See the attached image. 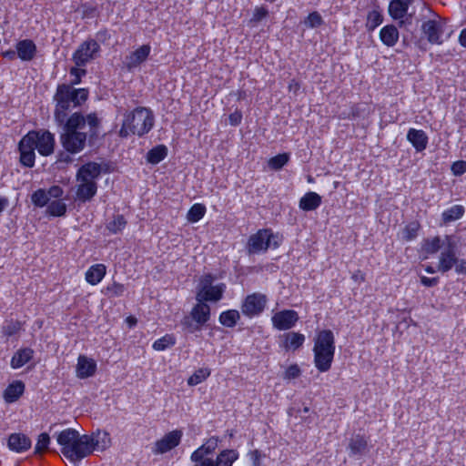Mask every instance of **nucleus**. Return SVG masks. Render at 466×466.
<instances>
[{
  "label": "nucleus",
  "instance_id": "f257e3e1",
  "mask_svg": "<svg viewBox=\"0 0 466 466\" xmlns=\"http://www.w3.org/2000/svg\"><path fill=\"white\" fill-rule=\"evenodd\" d=\"M63 125V132L60 140L63 147L71 154L81 152L86 146L87 137L97 136L100 125L96 113H90L86 116L81 113L72 114Z\"/></svg>",
  "mask_w": 466,
  "mask_h": 466
},
{
  "label": "nucleus",
  "instance_id": "f03ea898",
  "mask_svg": "<svg viewBox=\"0 0 466 466\" xmlns=\"http://www.w3.org/2000/svg\"><path fill=\"white\" fill-rule=\"evenodd\" d=\"M62 454L70 461L77 463L90 455L91 439L86 434L80 435L74 429H66L56 435Z\"/></svg>",
  "mask_w": 466,
  "mask_h": 466
},
{
  "label": "nucleus",
  "instance_id": "7ed1b4c3",
  "mask_svg": "<svg viewBox=\"0 0 466 466\" xmlns=\"http://www.w3.org/2000/svg\"><path fill=\"white\" fill-rule=\"evenodd\" d=\"M88 91L85 88L76 89L69 85H59L54 96L56 102L54 116L58 125L66 123L68 113L87 99Z\"/></svg>",
  "mask_w": 466,
  "mask_h": 466
},
{
  "label": "nucleus",
  "instance_id": "20e7f679",
  "mask_svg": "<svg viewBox=\"0 0 466 466\" xmlns=\"http://www.w3.org/2000/svg\"><path fill=\"white\" fill-rule=\"evenodd\" d=\"M154 125V115L147 107H137L132 112L125 115L122 127L119 130L121 137L130 135L142 137L148 133Z\"/></svg>",
  "mask_w": 466,
  "mask_h": 466
},
{
  "label": "nucleus",
  "instance_id": "39448f33",
  "mask_svg": "<svg viewBox=\"0 0 466 466\" xmlns=\"http://www.w3.org/2000/svg\"><path fill=\"white\" fill-rule=\"evenodd\" d=\"M314 364L319 372L330 370L335 354V339L331 330L319 331L314 339Z\"/></svg>",
  "mask_w": 466,
  "mask_h": 466
},
{
  "label": "nucleus",
  "instance_id": "423d86ee",
  "mask_svg": "<svg viewBox=\"0 0 466 466\" xmlns=\"http://www.w3.org/2000/svg\"><path fill=\"white\" fill-rule=\"evenodd\" d=\"M277 238L270 229H259L248 238L247 248L249 254L265 252L268 248H278L279 243L274 238Z\"/></svg>",
  "mask_w": 466,
  "mask_h": 466
},
{
  "label": "nucleus",
  "instance_id": "0eeeda50",
  "mask_svg": "<svg viewBox=\"0 0 466 466\" xmlns=\"http://www.w3.org/2000/svg\"><path fill=\"white\" fill-rule=\"evenodd\" d=\"M219 440L212 436L208 439L200 447L194 451L190 456L194 466H214V460L209 458L218 446Z\"/></svg>",
  "mask_w": 466,
  "mask_h": 466
},
{
  "label": "nucleus",
  "instance_id": "6e6552de",
  "mask_svg": "<svg viewBox=\"0 0 466 466\" xmlns=\"http://www.w3.org/2000/svg\"><path fill=\"white\" fill-rule=\"evenodd\" d=\"M457 258V244L451 237L446 236L439 257L438 271L448 272L455 266Z\"/></svg>",
  "mask_w": 466,
  "mask_h": 466
},
{
  "label": "nucleus",
  "instance_id": "1a4fd4ad",
  "mask_svg": "<svg viewBox=\"0 0 466 466\" xmlns=\"http://www.w3.org/2000/svg\"><path fill=\"white\" fill-rule=\"evenodd\" d=\"M99 52L100 46L96 40H86L73 54V61L76 66H84L91 60L96 58Z\"/></svg>",
  "mask_w": 466,
  "mask_h": 466
},
{
  "label": "nucleus",
  "instance_id": "9d476101",
  "mask_svg": "<svg viewBox=\"0 0 466 466\" xmlns=\"http://www.w3.org/2000/svg\"><path fill=\"white\" fill-rule=\"evenodd\" d=\"M32 136L33 145L41 156H50L55 149V137L48 130H32L27 133Z\"/></svg>",
  "mask_w": 466,
  "mask_h": 466
},
{
  "label": "nucleus",
  "instance_id": "9b49d317",
  "mask_svg": "<svg viewBox=\"0 0 466 466\" xmlns=\"http://www.w3.org/2000/svg\"><path fill=\"white\" fill-rule=\"evenodd\" d=\"M268 298L265 294L255 292L248 295L242 304L241 312L248 318L260 315L267 305Z\"/></svg>",
  "mask_w": 466,
  "mask_h": 466
},
{
  "label": "nucleus",
  "instance_id": "f8f14e48",
  "mask_svg": "<svg viewBox=\"0 0 466 466\" xmlns=\"http://www.w3.org/2000/svg\"><path fill=\"white\" fill-rule=\"evenodd\" d=\"M32 137V136H27L26 134L18 143L19 162L25 167H33L35 162V147L33 145Z\"/></svg>",
  "mask_w": 466,
  "mask_h": 466
},
{
  "label": "nucleus",
  "instance_id": "ddd939ff",
  "mask_svg": "<svg viewBox=\"0 0 466 466\" xmlns=\"http://www.w3.org/2000/svg\"><path fill=\"white\" fill-rule=\"evenodd\" d=\"M446 22L439 18L438 20H428L421 25V30L431 44L441 45Z\"/></svg>",
  "mask_w": 466,
  "mask_h": 466
},
{
  "label": "nucleus",
  "instance_id": "4468645a",
  "mask_svg": "<svg viewBox=\"0 0 466 466\" xmlns=\"http://www.w3.org/2000/svg\"><path fill=\"white\" fill-rule=\"evenodd\" d=\"M299 320L298 312L293 309H283L271 317L272 326L278 330H288Z\"/></svg>",
  "mask_w": 466,
  "mask_h": 466
},
{
  "label": "nucleus",
  "instance_id": "2eb2a0df",
  "mask_svg": "<svg viewBox=\"0 0 466 466\" xmlns=\"http://www.w3.org/2000/svg\"><path fill=\"white\" fill-rule=\"evenodd\" d=\"M182 431L176 430L167 433L163 438L157 441L152 448L154 454L166 453L177 447L181 441Z\"/></svg>",
  "mask_w": 466,
  "mask_h": 466
},
{
  "label": "nucleus",
  "instance_id": "dca6fc26",
  "mask_svg": "<svg viewBox=\"0 0 466 466\" xmlns=\"http://www.w3.org/2000/svg\"><path fill=\"white\" fill-rule=\"evenodd\" d=\"M151 51L149 45H143L126 56L124 64L128 70L137 67L147 60Z\"/></svg>",
  "mask_w": 466,
  "mask_h": 466
},
{
  "label": "nucleus",
  "instance_id": "f3484780",
  "mask_svg": "<svg viewBox=\"0 0 466 466\" xmlns=\"http://www.w3.org/2000/svg\"><path fill=\"white\" fill-rule=\"evenodd\" d=\"M414 0H391L389 4V15L394 20H400V26L404 25L403 18L407 15L409 6L412 5Z\"/></svg>",
  "mask_w": 466,
  "mask_h": 466
},
{
  "label": "nucleus",
  "instance_id": "a211bd4d",
  "mask_svg": "<svg viewBox=\"0 0 466 466\" xmlns=\"http://www.w3.org/2000/svg\"><path fill=\"white\" fill-rule=\"evenodd\" d=\"M226 285L220 283L213 287H208L207 289H199L196 299L199 302L203 301H214L217 302L222 299L223 293L225 292Z\"/></svg>",
  "mask_w": 466,
  "mask_h": 466
},
{
  "label": "nucleus",
  "instance_id": "6ab92c4d",
  "mask_svg": "<svg viewBox=\"0 0 466 466\" xmlns=\"http://www.w3.org/2000/svg\"><path fill=\"white\" fill-rule=\"evenodd\" d=\"M280 347L286 351H295L299 350L305 342V336L299 332H287L280 336Z\"/></svg>",
  "mask_w": 466,
  "mask_h": 466
},
{
  "label": "nucleus",
  "instance_id": "aec40b11",
  "mask_svg": "<svg viewBox=\"0 0 466 466\" xmlns=\"http://www.w3.org/2000/svg\"><path fill=\"white\" fill-rule=\"evenodd\" d=\"M101 174V165L88 162L83 165L76 173V181H96Z\"/></svg>",
  "mask_w": 466,
  "mask_h": 466
},
{
  "label": "nucleus",
  "instance_id": "412c9836",
  "mask_svg": "<svg viewBox=\"0 0 466 466\" xmlns=\"http://www.w3.org/2000/svg\"><path fill=\"white\" fill-rule=\"evenodd\" d=\"M18 58L24 62L32 61L36 55V46L31 39L20 40L15 45Z\"/></svg>",
  "mask_w": 466,
  "mask_h": 466
},
{
  "label": "nucleus",
  "instance_id": "4be33fe9",
  "mask_svg": "<svg viewBox=\"0 0 466 466\" xmlns=\"http://www.w3.org/2000/svg\"><path fill=\"white\" fill-rule=\"evenodd\" d=\"M76 198L77 200L85 203L90 201L97 191L96 181H77Z\"/></svg>",
  "mask_w": 466,
  "mask_h": 466
},
{
  "label": "nucleus",
  "instance_id": "5701e85b",
  "mask_svg": "<svg viewBox=\"0 0 466 466\" xmlns=\"http://www.w3.org/2000/svg\"><path fill=\"white\" fill-rule=\"evenodd\" d=\"M96 370V363L94 360L86 356H79L76 365V376L80 379H86L93 376Z\"/></svg>",
  "mask_w": 466,
  "mask_h": 466
},
{
  "label": "nucleus",
  "instance_id": "b1692460",
  "mask_svg": "<svg viewBox=\"0 0 466 466\" xmlns=\"http://www.w3.org/2000/svg\"><path fill=\"white\" fill-rule=\"evenodd\" d=\"M89 439H91V446L90 454L96 449L100 451H104L110 447L111 439L109 433L105 431H96L93 432L91 435H87Z\"/></svg>",
  "mask_w": 466,
  "mask_h": 466
},
{
  "label": "nucleus",
  "instance_id": "393cba45",
  "mask_svg": "<svg viewBox=\"0 0 466 466\" xmlns=\"http://www.w3.org/2000/svg\"><path fill=\"white\" fill-rule=\"evenodd\" d=\"M8 447L16 452H23L31 447V440L22 433H13L8 438Z\"/></svg>",
  "mask_w": 466,
  "mask_h": 466
},
{
  "label": "nucleus",
  "instance_id": "a878e982",
  "mask_svg": "<svg viewBox=\"0 0 466 466\" xmlns=\"http://www.w3.org/2000/svg\"><path fill=\"white\" fill-rule=\"evenodd\" d=\"M190 316L195 322L203 326L209 320L210 307L203 301H198L191 309Z\"/></svg>",
  "mask_w": 466,
  "mask_h": 466
},
{
  "label": "nucleus",
  "instance_id": "bb28decb",
  "mask_svg": "<svg viewBox=\"0 0 466 466\" xmlns=\"http://www.w3.org/2000/svg\"><path fill=\"white\" fill-rule=\"evenodd\" d=\"M407 139L418 152L424 150L428 144V137L426 133L420 129H409Z\"/></svg>",
  "mask_w": 466,
  "mask_h": 466
},
{
  "label": "nucleus",
  "instance_id": "cd10ccee",
  "mask_svg": "<svg viewBox=\"0 0 466 466\" xmlns=\"http://www.w3.org/2000/svg\"><path fill=\"white\" fill-rule=\"evenodd\" d=\"M25 391V384L21 380H15L9 384L4 391V400L6 403L16 401Z\"/></svg>",
  "mask_w": 466,
  "mask_h": 466
},
{
  "label": "nucleus",
  "instance_id": "c85d7f7f",
  "mask_svg": "<svg viewBox=\"0 0 466 466\" xmlns=\"http://www.w3.org/2000/svg\"><path fill=\"white\" fill-rule=\"evenodd\" d=\"M321 204V197L316 192L306 193L299 200V207L304 211L317 209Z\"/></svg>",
  "mask_w": 466,
  "mask_h": 466
},
{
  "label": "nucleus",
  "instance_id": "c756f323",
  "mask_svg": "<svg viewBox=\"0 0 466 466\" xmlns=\"http://www.w3.org/2000/svg\"><path fill=\"white\" fill-rule=\"evenodd\" d=\"M106 268L104 264H95L86 272V280L91 285L98 284L105 277Z\"/></svg>",
  "mask_w": 466,
  "mask_h": 466
},
{
  "label": "nucleus",
  "instance_id": "7c9ffc66",
  "mask_svg": "<svg viewBox=\"0 0 466 466\" xmlns=\"http://www.w3.org/2000/svg\"><path fill=\"white\" fill-rule=\"evenodd\" d=\"M380 38L387 46H393L399 40V31L393 25H388L380 29Z\"/></svg>",
  "mask_w": 466,
  "mask_h": 466
},
{
  "label": "nucleus",
  "instance_id": "2f4dec72",
  "mask_svg": "<svg viewBox=\"0 0 466 466\" xmlns=\"http://www.w3.org/2000/svg\"><path fill=\"white\" fill-rule=\"evenodd\" d=\"M238 459V452L236 450L226 449L218 454L214 466H232Z\"/></svg>",
  "mask_w": 466,
  "mask_h": 466
},
{
  "label": "nucleus",
  "instance_id": "473e14b6",
  "mask_svg": "<svg viewBox=\"0 0 466 466\" xmlns=\"http://www.w3.org/2000/svg\"><path fill=\"white\" fill-rule=\"evenodd\" d=\"M34 350L29 348H25L17 350L11 360V367L13 369H19L26 364L33 358Z\"/></svg>",
  "mask_w": 466,
  "mask_h": 466
},
{
  "label": "nucleus",
  "instance_id": "72a5a7b5",
  "mask_svg": "<svg viewBox=\"0 0 466 466\" xmlns=\"http://www.w3.org/2000/svg\"><path fill=\"white\" fill-rule=\"evenodd\" d=\"M368 447V441L364 436L357 434L350 438L349 442V450L350 455H362Z\"/></svg>",
  "mask_w": 466,
  "mask_h": 466
},
{
  "label": "nucleus",
  "instance_id": "f704fd0d",
  "mask_svg": "<svg viewBox=\"0 0 466 466\" xmlns=\"http://www.w3.org/2000/svg\"><path fill=\"white\" fill-rule=\"evenodd\" d=\"M465 208L462 205H454L450 208L444 210L441 214V220L443 224H449L456 221L463 217Z\"/></svg>",
  "mask_w": 466,
  "mask_h": 466
},
{
  "label": "nucleus",
  "instance_id": "c9c22d12",
  "mask_svg": "<svg viewBox=\"0 0 466 466\" xmlns=\"http://www.w3.org/2000/svg\"><path fill=\"white\" fill-rule=\"evenodd\" d=\"M167 156V148L165 145H158L150 149L147 154V161L156 165L161 162Z\"/></svg>",
  "mask_w": 466,
  "mask_h": 466
},
{
  "label": "nucleus",
  "instance_id": "e433bc0d",
  "mask_svg": "<svg viewBox=\"0 0 466 466\" xmlns=\"http://www.w3.org/2000/svg\"><path fill=\"white\" fill-rule=\"evenodd\" d=\"M240 319V314L236 309H228L221 312L219 322L227 328H233Z\"/></svg>",
  "mask_w": 466,
  "mask_h": 466
},
{
  "label": "nucleus",
  "instance_id": "4c0bfd02",
  "mask_svg": "<svg viewBox=\"0 0 466 466\" xmlns=\"http://www.w3.org/2000/svg\"><path fill=\"white\" fill-rule=\"evenodd\" d=\"M46 212L53 217H62L66 212V204L62 199H56L48 204Z\"/></svg>",
  "mask_w": 466,
  "mask_h": 466
},
{
  "label": "nucleus",
  "instance_id": "58836bf2",
  "mask_svg": "<svg viewBox=\"0 0 466 466\" xmlns=\"http://www.w3.org/2000/svg\"><path fill=\"white\" fill-rule=\"evenodd\" d=\"M176 344V338L173 334H166L153 343V349L157 351H163Z\"/></svg>",
  "mask_w": 466,
  "mask_h": 466
},
{
  "label": "nucleus",
  "instance_id": "ea45409f",
  "mask_svg": "<svg viewBox=\"0 0 466 466\" xmlns=\"http://www.w3.org/2000/svg\"><path fill=\"white\" fill-rule=\"evenodd\" d=\"M383 21L382 15L380 10L374 9L369 12L367 15L366 27L369 31H373Z\"/></svg>",
  "mask_w": 466,
  "mask_h": 466
},
{
  "label": "nucleus",
  "instance_id": "a19ab883",
  "mask_svg": "<svg viewBox=\"0 0 466 466\" xmlns=\"http://www.w3.org/2000/svg\"><path fill=\"white\" fill-rule=\"evenodd\" d=\"M206 212V208L202 204H194L187 212V218L189 222L195 223L200 220Z\"/></svg>",
  "mask_w": 466,
  "mask_h": 466
},
{
  "label": "nucleus",
  "instance_id": "79ce46f5",
  "mask_svg": "<svg viewBox=\"0 0 466 466\" xmlns=\"http://www.w3.org/2000/svg\"><path fill=\"white\" fill-rule=\"evenodd\" d=\"M210 376V370L208 368H202L196 370L187 380V384L190 386H195Z\"/></svg>",
  "mask_w": 466,
  "mask_h": 466
},
{
  "label": "nucleus",
  "instance_id": "37998d69",
  "mask_svg": "<svg viewBox=\"0 0 466 466\" xmlns=\"http://www.w3.org/2000/svg\"><path fill=\"white\" fill-rule=\"evenodd\" d=\"M289 160L288 153L279 154L268 159V165L273 170L281 169Z\"/></svg>",
  "mask_w": 466,
  "mask_h": 466
},
{
  "label": "nucleus",
  "instance_id": "c03bdc74",
  "mask_svg": "<svg viewBox=\"0 0 466 466\" xmlns=\"http://www.w3.org/2000/svg\"><path fill=\"white\" fill-rule=\"evenodd\" d=\"M31 200L35 206L43 208L48 204L49 197L45 189L40 188L32 194Z\"/></svg>",
  "mask_w": 466,
  "mask_h": 466
},
{
  "label": "nucleus",
  "instance_id": "a18cd8bd",
  "mask_svg": "<svg viewBox=\"0 0 466 466\" xmlns=\"http://www.w3.org/2000/svg\"><path fill=\"white\" fill-rule=\"evenodd\" d=\"M127 221L122 215H117L108 222L106 228L113 234H117L126 227Z\"/></svg>",
  "mask_w": 466,
  "mask_h": 466
},
{
  "label": "nucleus",
  "instance_id": "49530a36",
  "mask_svg": "<svg viewBox=\"0 0 466 466\" xmlns=\"http://www.w3.org/2000/svg\"><path fill=\"white\" fill-rule=\"evenodd\" d=\"M125 286L123 284L113 282L107 285L103 291L108 298L120 297L124 294Z\"/></svg>",
  "mask_w": 466,
  "mask_h": 466
},
{
  "label": "nucleus",
  "instance_id": "de8ad7c7",
  "mask_svg": "<svg viewBox=\"0 0 466 466\" xmlns=\"http://www.w3.org/2000/svg\"><path fill=\"white\" fill-rule=\"evenodd\" d=\"M50 443V437L47 433L43 432L38 436L37 442L35 446V453L42 454L47 450Z\"/></svg>",
  "mask_w": 466,
  "mask_h": 466
},
{
  "label": "nucleus",
  "instance_id": "09e8293b",
  "mask_svg": "<svg viewBox=\"0 0 466 466\" xmlns=\"http://www.w3.org/2000/svg\"><path fill=\"white\" fill-rule=\"evenodd\" d=\"M419 228L420 226L416 222L408 224L403 229L402 238L407 241L412 240L413 238H416Z\"/></svg>",
  "mask_w": 466,
  "mask_h": 466
},
{
  "label": "nucleus",
  "instance_id": "8fccbe9b",
  "mask_svg": "<svg viewBox=\"0 0 466 466\" xmlns=\"http://www.w3.org/2000/svg\"><path fill=\"white\" fill-rule=\"evenodd\" d=\"M20 329H21V323L19 321H13V320L7 321L3 326V333L5 336L11 337V336L16 334Z\"/></svg>",
  "mask_w": 466,
  "mask_h": 466
},
{
  "label": "nucleus",
  "instance_id": "3c124183",
  "mask_svg": "<svg viewBox=\"0 0 466 466\" xmlns=\"http://www.w3.org/2000/svg\"><path fill=\"white\" fill-rule=\"evenodd\" d=\"M441 248L442 249V244H441V238L439 237L428 240L425 244V250L430 254H434Z\"/></svg>",
  "mask_w": 466,
  "mask_h": 466
},
{
  "label": "nucleus",
  "instance_id": "603ef678",
  "mask_svg": "<svg viewBox=\"0 0 466 466\" xmlns=\"http://www.w3.org/2000/svg\"><path fill=\"white\" fill-rule=\"evenodd\" d=\"M323 23L321 15L318 12L310 13L306 20V25L311 28L318 27Z\"/></svg>",
  "mask_w": 466,
  "mask_h": 466
},
{
  "label": "nucleus",
  "instance_id": "864d4df0",
  "mask_svg": "<svg viewBox=\"0 0 466 466\" xmlns=\"http://www.w3.org/2000/svg\"><path fill=\"white\" fill-rule=\"evenodd\" d=\"M86 71L85 69L77 68V67H72L70 69V75L74 77L71 81V86L75 85H78L81 81V77L85 76Z\"/></svg>",
  "mask_w": 466,
  "mask_h": 466
},
{
  "label": "nucleus",
  "instance_id": "5fc2aeb1",
  "mask_svg": "<svg viewBox=\"0 0 466 466\" xmlns=\"http://www.w3.org/2000/svg\"><path fill=\"white\" fill-rule=\"evenodd\" d=\"M451 172L454 176H461L466 172V162L458 160L451 165Z\"/></svg>",
  "mask_w": 466,
  "mask_h": 466
},
{
  "label": "nucleus",
  "instance_id": "6e6d98bb",
  "mask_svg": "<svg viewBox=\"0 0 466 466\" xmlns=\"http://www.w3.org/2000/svg\"><path fill=\"white\" fill-rule=\"evenodd\" d=\"M300 369L297 364L290 365L285 371L284 378L287 380L297 379L300 375Z\"/></svg>",
  "mask_w": 466,
  "mask_h": 466
},
{
  "label": "nucleus",
  "instance_id": "4d7b16f0",
  "mask_svg": "<svg viewBox=\"0 0 466 466\" xmlns=\"http://www.w3.org/2000/svg\"><path fill=\"white\" fill-rule=\"evenodd\" d=\"M192 320L193 319H190L188 317H186L182 320V325L191 333L200 330L202 326L198 324L197 322L196 324H194Z\"/></svg>",
  "mask_w": 466,
  "mask_h": 466
},
{
  "label": "nucleus",
  "instance_id": "13d9d810",
  "mask_svg": "<svg viewBox=\"0 0 466 466\" xmlns=\"http://www.w3.org/2000/svg\"><path fill=\"white\" fill-rule=\"evenodd\" d=\"M268 15V10L263 7H256L253 13V21L258 22L261 21L263 18H265Z\"/></svg>",
  "mask_w": 466,
  "mask_h": 466
},
{
  "label": "nucleus",
  "instance_id": "bf43d9fd",
  "mask_svg": "<svg viewBox=\"0 0 466 466\" xmlns=\"http://www.w3.org/2000/svg\"><path fill=\"white\" fill-rule=\"evenodd\" d=\"M46 192L49 198H54L56 199H60V198L63 196L64 190L59 186H52Z\"/></svg>",
  "mask_w": 466,
  "mask_h": 466
},
{
  "label": "nucleus",
  "instance_id": "052dcab7",
  "mask_svg": "<svg viewBox=\"0 0 466 466\" xmlns=\"http://www.w3.org/2000/svg\"><path fill=\"white\" fill-rule=\"evenodd\" d=\"M229 124L231 126H238L240 124L242 120V114L240 111L236 110L235 112L231 113L228 116Z\"/></svg>",
  "mask_w": 466,
  "mask_h": 466
},
{
  "label": "nucleus",
  "instance_id": "680f3d73",
  "mask_svg": "<svg viewBox=\"0 0 466 466\" xmlns=\"http://www.w3.org/2000/svg\"><path fill=\"white\" fill-rule=\"evenodd\" d=\"M454 268L457 274L466 275V259L458 258Z\"/></svg>",
  "mask_w": 466,
  "mask_h": 466
},
{
  "label": "nucleus",
  "instance_id": "e2e57ef3",
  "mask_svg": "<svg viewBox=\"0 0 466 466\" xmlns=\"http://www.w3.org/2000/svg\"><path fill=\"white\" fill-rule=\"evenodd\" d=\"M214 278L211 274L205 275L200 281V289H207L208 287H213L212 285Z\"/></svg>",
  "mask_w": 466,
  "mask_h": 466
},
{
  "label": "nucleus",
  "instance_id": "0e129e2a",
  "mask_svg": "<svg viewBox=\"0 0 466 466\" xmlns=\"http://www.w3.org/2000/svg\"><path fill=\"white\" fill-rule=\"evenodd\" d=\"M439 282L438 278H428L425 276L420 277V283L425 287L436 286Z\"/></svg>",
  "mask_w": 466,
  "mask_h": 466
},
{
  "label": "nucleus",
  "instance_id": "69168bd1",
  "mask_svg": "<svg viewBox=\"0 0 466 466\" xmlns=\"http://www.w3.org/2000/svg\"><path fill=\"white\" fill-rule=\"evenodd\" d=\"M250 459L252 460L253 466H260V451L258 450L252 451L249 453Z\"/></svg>",
  "mask_w": 466,
  "mask_h": 466
},
{
  "label": "nucleus",
  "instance_id": "338daca9",
  "mask_svg": "<svg viewBox=\"0 0 466 466\" xmlns=\"http://www.w3.org/2000/svg\"><path fill=\"white\" fill-rule=\"evenodd\" d=\"M288 88H289V91H293L294 93H297L299 90V88H300V85H299V83L297 80L292 79L289 83Z\"/></svg>",
  "mask_w": 466,
  "mask_h": 466
},
{
  "label": "nucleus",
  "instance_id": "774afa93",
  "mask_svg": "<svg viewBox=\"0 0 466 466\" xmlns=\"http://www.w3.org/2000/svg\"><path fill=\"white\" fill-rule=\"evenodd\" d=\"M459 42L463 47H466V28L461 30L459 36Z\"/></svg>",
  "mask_w": 466,
  "mask_h": 466
}]
</instances>
